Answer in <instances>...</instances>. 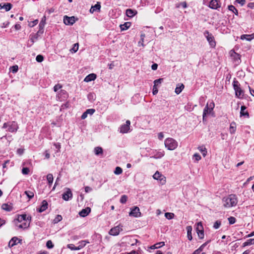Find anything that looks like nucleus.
<instances>
[{"label": "nucleus", "instance_id": "nucleus-1", "mask_svg": "<svg viewBox=\"0 0 254 254\" xmlns=\"http://www.w3.org/2000/svg\"><path fill=\"white\" fill-rule=\"evenodd\" d=\"M31 216H27L26 214L18 215L14 220V223L18 228L25 229L28 228L30 224Z\"/></svg>", "mask_w": 254, "mask_h": 254}, {"label": "nucleus", "instance_id": "nucleus-2", "mask_svg": "<svg viewBox=\"0 0 254 254\" xmlns=\"http://www.w3.org/2000/svg\"><path fill=\"white\" fill-rule=\"evenodd\" d=\"M238 203V199L234 194H230L222 199L223 206L225 208H229L235 206Z\"/></svg>", "mask_w": 254, "mask_h": 254}, {"label": "nucleus", "instance_id": "nucleus-3", "mask_svg": "<svg viewBox=\"0 0 254 254\" xmlns=\"http://www.w3.org/2000/svg\"><path fill=\"white\" fill-rule=\"evenodd\" d=\"M165 147L169 150H173L178 146V142L172 138H167L164 141Z\"/></svg>", "mask_w": 254, "mask_h": 254}, {"label": "nucleus", "instance_id": "nucleus-4", "mask_svg": "<svg viewBox=\"0 0 254 254\" xmlns=\"http://www.w3.org/2000/svg\"><path fill=\"white\" fill-rule=\"evenodd\" d=\"M233 87L235 90V95L239 98H243L244 93L240 87V84L237 80H234L233 82Z\"/></svg>", "mask_w": 254, "mask_h": 254}, {"label": "nucleus", "instance_id": "nucleus-5", "mask_svg": "<svg viewBox=\"0 0 254 254\" xmlns=\"http://www.w3.org/2000/svg\"><path fill=\"white\" fill-rule=\"evenodd\" d=\"M8 127V131L13 132H15L18 128L17 124L15 122H9L5 123L3 125L2 128Z\"/></svg>", "mask_w": 254, "mask_h": 254}, {"label": "nucleus", "instance_id": "nucleus-6", "mask_svg": "<svg viewBox=\"0 0 254 254\" xmlns=\"http://www.w3.org/2000/svg\"><path fill=\"white\" fill-rule=\"evenodd\" d=\"M214 107V103H211L210 104L209 107H208V104L206 105L203 113V121H204L205 117L210 113V112L213 110V108Z\"/></svg>", "mask_w": 254, "mask_h": 254}, {"label": "nucleus", "instance_id": "nucleus-7", "mask_svg": "<svg viewBox=\"0 0 254 254\" xmlns=\"http://www.w3.org/2000/svg\"><path fill=\"white\" fill-rule=\"evenodd\" d=\"M129 215L134 217H138L141 216V213L138 207L134 206L131 209L130 212L129 213Z\"/></svg>", "mask_w": 254, "mask_h": 254}, {"label": "nucleus", "instance_id": "nucleus-8", "mask_svg": "<svg viewBox=\"0 0 254 254\" xmlns=\"http://www.w3.org/2000/svg\"><path fill=\"white\" fill-rule=\"evenodd\" d=\"M122 226L118 225L112 228L109 231V234L112 236H117L123 230Z\"/></svg>", "mask_w": 254, "mask_h": 254}, {"label": "nucleus", "instance_id": "nucleus-9", "mask_svg": "<svg viewBox=\"0 0 254 254\" xmlns=\"http://www.w3.org/2000/svg\"><path fill=\"white\" fill-rule=\"evenodd\" d=\"M205 34H207L206 37L210 45L212 47H214L216 45V43L214 41V37L208 31H206Z\"/></svg>", "mask_w": 254, "mask_h": 254}, {"label": "nucleus", "instance_id": "nucleus-10", "mask_svg": "<svg viewBox=\"0 0 254 254\" xmlns=\"http://www.w3.org/2000/svg\"><path fill=\"white\" fill-rule=\"evenodd\" d=\"M153 177L155 180H160L162 184L166 183L165 177L162 175L158 171L156 172V173L153 175Z\"/></svg>", "mask_w": 254, "mask_h": 254}, {"label": "nucleus", "instance_id": "nucleus-11", "mask_svg": "<svg viewBox=\"0 0 254 254\" xmlns=\"http://www.w3.org/2000/svg\"><path fill=\"white\" fill-rule=\"evenodd\" d=\"M75 22L74 16L68 17L66 15L64 17V22L65 25H72Z\"/></svg>", "mask_w": 254, "mask_h": 254}, {"label": "nucleus", "instance_id": "nucleus-12", "mask_svg": "<svg viewBox=\"0 0 254 254\" xmlns=\"http://www.w3.org/2000/svg\"><path fill=\"white\" fill-rule=\"evenodd\" d=\"M209 6L212 9H216L220 7L221 3L218 0H211L209 3Z\"/></svg>", "mask_w": 254, "mask_h": 254}, {"label": "nucleus", "instance_id": "nucleus-13", "mask_svg": "<svg viewBox=\"0 0 254 254\" xmlns=\"http://www.w3.org/2000/svg\"><path fill=\"white\" fill-rule=\"evenodd\" d=\"M130 121L127 120L126 122V124L122 125L120 128V132L121 133H126L129 129Z\"/></svg>", "mask_w": 254, "mask_h": 254}, {"label": "nucleus", "instance_id": "nucleus-14", "mask_svg": "<svg viewBox=\"0 0 254 254\" xmlns=\"http://www.w3.org/2000/svg\"><path fill=\"white\" fill-rule=\"evenodd\" d=\"M72 196V193L71 190L69 189H67L66 192L63 194L62 197L64 200L67 201L69 198H71Z\"/></svg>", "mask_w": 254, "mask_h": 254}, {"label": "nucleus", "instance_id": "nucleus-15", "mask_svg": "<svg viewBox=\"0 0 254 254\" xmlns=\"http://www.w3.org/2000/svg\"><path fill=\"white\" fill-rule=\"evenodd\" d=\"M91 209L90 207H86L85 209H83L81 211L79 212V215L81 217H85L88 215L90 212Z\"/></svg>", "mask_w": 254, "mask_h": 254}, {"label": "nucleus", "instance_id": "nucleus-16", "mask_svg": "<svg viewBox=\"0 0 254 254\" xmlns=\"http://www.w3.org/2000/svg\"><path fill=\"white\" fill-rule=\"evenodd\" d=\"M20 241L21 240L18 239L17 237H13L9 242L8 246L9 247H12L18 243H20Z\"/></svg>", "mask_w": 254, "mask_h": 254}, {"label": "nucleus", "instance_id": "nucleus-17", "mask_svg": "<svg viewBox=\"0 0 254 254\" xmlns=\"http://www.w3.org/2000/svg\"><path fill=\"white\" fill-rule=\"evenodd\" d=\"M96 74L94 73H91L85 77L84 81L86 82L94 80L96 78Z\"/></svg>", "mask_w": 254, "mask_h": 254}, {"label": "nucleus", "instance_id": "nucleus-18", "mask_svg": "<svg viewBox=\"0 0 254 254\" xmlns=\"http://www.w3.org/2000/svg\"><path fill=\"white\" fill-rule=\"evenodd\" d=\"M241 39L242 40L245 39L247 41H250L252 39H254V33L250 34V35H247V34L242 35L241 36Z\"/></svg>", "mask_w": 254, "mask_h": 254}, {"label": "nucleus", "instance_id": "nucleus-19", "mask_svg": "<svg viewBox=\"0 0 254 254\" xmlns=\"http://www.w3.org/2000/svg\"><path fill=\"white\" fill-rule=\"evenodd\" d=\"M246 107L245 106H242L241 107L240 115L241 116H245L247 118L249 117V114L248 111H245Z\"/></svg>", "mask_w": 254, "mask_h": 254}, {"label": "nucleus", "instance_id": "nucleus-20", "mask_svg": "<svg viewBox=\"0 0 254 254\" xmlns=\"http://www.w3.org/2000/svg\"><path fill=\"white\" fill-rule=\"evenodd\" d=\"M48 206V203L46 200H43L42 201V206L39 208H37V210L39 212H42L44 211H45L47 208Z\"/></svg>", "mask_w": 254, "mask_h": 254}, {"label": "nucleus", "instance_id": "nucleus-21", "mask_svg": "<svg viewBox=\"0 0 254 254\" xmlns=\"http://www.w3.org/2000/svg\"><path fill=\"white\" fill-rule=\"evenodd\" d=\"M230 55L235 61H238L240 60V56L239 54L235 52L234 51L231 50L230 51Z\"/></svg>", "mask_w": 254, "mask_h": 254}, {"label": "nucleus", "instance_id": "nucleus-22", "mask_svg": "<svg viewBox=\"0 0 254 254\" xmlns=\"http://www.w3.org/2000/svg\"><path fill=\"white\" fill-rule=\"evenodd\" d=\"M0 7L1 8H3L5 11H8L11 8L12 4L10 3H4L3 4L0 3Z\"/></svg>", "mask_w": 254, "mask_h": 254}, {"label": "nucleus", "instance_id": "nucleus-23", "mask_svg": "<svg viewBox=\"0 0 254 254\" xmlns=\"http://www.w3.org/2000/svg\"><path fill=\"white\" fill-rule=\"evenodd\" d=\"M186 229L187 231V237L188 239L190 241H191L192 239L191 231H192V227L190 226H188L186 227Z\"/></svg>", "mask_w": 254, "mask_h": 254}, {"label": "nucleus", "instance_id": "nucleus-24", "mask_svg": "<svg viewBox=\"0 0 254 254\" xmlns=\"http://www.w3.org/2000/svg\"><path fill=\"white\" fill-rule=\"evenodd\" d=\"M183 84H178L175 89V93L177 94H179L184 88Z\"/></svg>", "mask_w": 254, "mask_h": 254}, {"label": "nucleus", "instance_id": "nucleus-25", "mask_svg": "<svg viewBox=\"0 0 254 254\" xmlns=\"http://www.w3.org/2000/svg\"><path fill=\"white\" fill-rule=\"evenodd\" d=\"M236 129V124L235 122H232L230 126L229 130L231 134L235 132Z\"/></svg>", "mask_w": 254, "mask_h": 254}, {"label": "nucleus", "instance_id": "nucleus-26", "mask_svg": "<svg viewBox=\"0 0 254 254\" xmlns=\"http://www.w3.org/2000/svg\"><path fill=\"white\" fill-rule=\"evenodd\" d=\"M136 11L131 9H127L126 10V14L128 17H131L136 14Z\"/></svg>", "mask_w": 254, "mask_h": 254}, {"label": "nucleus", "instance_id": "nucleus-27", "mask_svg": "<svg viewBox=\"0 0 254 254\" xmlns=\"http://www.w3.org/2000/svg\"><path fill=\"white\" fill-rule=\"evenodd\" d=\"M1 208L6 211H10L12 210V207L7 203H3L1 205Z\"/></svg>", "mask_w": 254, "mask_h": 254}, {"label": "nucleus", "instance_id": "nucleus-28", "mask_svg": "<svg viewBox=\"0 0 254 254\" xmlns=\"http://www.w3.org/2000/svg\"><path fill=\"white\" fill-rule=\"evenodd\" d=\"M131 25L130 22H125L124 24L120 25V28L122 31L126 30Z\"/></svg>", "mask_w": 254, "mask_h": 254}, {"label": "nucleus", "instance_id": "nucleus-29", "mask_svg": "<svg viewBox=\"0 0 254 254\" xmlns=\"http://www.w3.org/2000/svg\"><path fill=\"white\" fill-rule=\"evenodd\" d=\"M94 152L96 155L103 154V149L101 147H96L94 148Z\"/></svg>", "mask_w": 254, "mask_h": 254}, {"label": "nucleus", "instance_id": "nucleus-30", "mask_svg": "<svg viewBox=\"0 0 254 254\" xmlns=\"http://www.w3.org/2000/svg\"><path fill=\"white\" fill-rule=\"evenodd\" d=\"M252 244H254V239H250L248 240L247 241L243 243V246L246 247Z\"/></svg>", "mask_w": 254, "mask_h": 254}, {"label": "nucleus", "instance_id": "nucleus-31", "mask_svg": "<svg viewBox=\"0 0 254 254\" xmlns=\"http://www.w3.org/2000/svg\"><path fill=\"white\" fill-rule=\"evenodd\" d=\"M47 179L49 185H51L53 182V176L51 174H49L47 176Z\"/></svg>", "mask_w": 254, "mask_h": 254}, {"label": "nucleus", "instance_id": "nucleus-32", "mask_svg": "<svg viewBox=\"0 0 254 254\" xmlns=\"http://www.w3.org/2000/svg\"><path fill=\"white\" fill-rule=\"evenodd\" d=\"M164 154H165V153H164V151L158 152H157V153L152 157L156 158V159L160 158L162 157L163 156H164Z\"/></svg>", "mask_w": 254, "mask_h": 254}, {"label": "nucleus", "instance_id": "nucleus-33", "mask_svg": "<svg viewBox=\"0 0 254 254\" xmlns=\"http://www.w3.org/2000/svg\"><path fill=\"white\" fill-rule=\"evenodd\" d=\"M9 70L12 73H16L18 70V66L17 65H13L9 68Z\"/></svg>", "mask_w": 254, "mask_h": 254}, {"label": "nucleus", "instance_id": "nucleus-34", "mask_svg": "<svg viewBox=\"0 0 254 254\" xmlns=\"http://www.w3.org/2000/svg\"><path fill=\"white\" fill-rule=\"evenodd\" d=\"M174 214L173 213L166 212L165 214L166 218L169 220L172 219L174 217Z\"/></svg>", "mask_w": 254, "mask_h": 254}, {"label": "nucleus", "instance_id": "nucleus-35", "mask_svg": "<svg viewBox=\"0 0 254 254\" xmlns=\"http://www.w3.org/2000/svg\"><path fill=\"white\" fill-rule=\"evenodd\" d=\"M164 245H165L164 242H160V243H157L155 245H154V246H152L151 248L152 249V248L158 249V248H159L164 246Z\"/></svg>", "mask_w": 254, "mask_h": 254}, {"label": "nucleus", "instance_id": "nucleus-36", "mask_svg": "<svg viewBox=\"0 0 254 254\" xmlns=\"http://www.w3.org/2000/svg\"><path fill=\"white\" fill-rule=\"evenodd\" d=\"M196 232H201V231H203V228L201 222H198L197 224V227H196Z\"/></svg>", "mask_w": 254, "mask_h": 254}, {"label": "nucleus", "instance_id": "nucleus-37", "mask_svg": "<svg viewBox=\"0 0 254 254\" xmlns=\"http://www.w3.org/2000/svg\"><path fill=\"white\" fill-rule=\"evenodd\" d=\"M45 23H46V16H44L40 23V24H39L40 29L43 28V27L45 24Z\"/></svg>", "mask_w": 254, "mask_h": 254}, {"label": "nucleus", "instance_id": "nucleus-38", "mask_svg": "<svg viewBox=\"0 0 254 254\" xmlns=\"http://www.w3.org/2000/svg\"><path fill=\"white\" fill-rule=\"evenodd\" d=\"M123 172L122 169L120 167H117L114 171V173L116 175H120Z\"/></svg>", "mask_w": 254, "mask_h": 254}, {"label": "nucleus", "instance_id": "nucleus-39", "mask_svg": "<svg viewBox=\"0 0 254 254\" xmlns=\"http://www.w3.org/2000/svg\"><path fill=\"white\" fill-rule=\"evenodd\" d=\"M199 150L202 153V155L204 157H205L206 155L207 154V151L206 150V148L203 147H198Z\"/></svg>", "mask_w": 254, "mask_h": 254}, {"label": "nucleus", "instance_id": "nucleus-40", "mask_svg": "<svg viewBox=\"0 0 254 254\" xmlns=\"http://www.w3.org/2000/svg\"><path fill=\"white\" fill-rule=\"evenodd\" d=\"M78 49V43H75V44H74L73 47H72V48L70 50V51L72 53H75L76 52H77Z\"/></svg>", "mask_w": 254, "mask_h": 254}, {"label": "nucleus", "instance_id": "nucleus-41", "mask_svg": "<svg viewBox=\"0 0 254 254\" xmlns=\"http://www.w3.org/2000/svg\"><path fill=\"white\" fill-rule=\"evenodd\" d=\"M228 9L232 11L236 14H238V10H237V9L235 8V7L234 6H233L232 5H229L228 6Z\"/></svg>", "mask_w": 254, "mask_h": 254}, {"label": "nucleus", "instance_id": "nucleus-42", "mask_svg": "<svg viewBox=\"0 0 254 254\" xmlns=\"http://www.w3.org/2000/svg\"><path fill=\"white\" fill-rule=\"evenodd\" d=\"M127 199V196L126 195H123L121 196L120 199V202L122 203H125Z\"/></svg>", "mask_w": 254, "mask_h": 254}, {"label": "nucleus", "instance_id": "nucleus-43", "mask_svg": "<svg viewBox=\"0 0 254 254\" xmlns=\"http://www.w3.org/2000/svg\"><path fill=\"white\" fill-rule=\"evenodd\" d=\"M62 220V217L60 215H58L54 219V223H57Z\"/></svg>", "mask_w": 254, "mask_h": 254}, {"label": "nucleus", "instance_id": "nucleus-44", "mask_svg": "<svg viewBox=\"0 0 254 254\" xmlns=\"http://www.w3.org/2000/svg\"><path fill=\"white\" fill-rule=\"evenodd\" d=\"M230 224H233L236 222V218L234 217L231 216L228 219Z\"/></svg>", "mask_w": 254, "mask_h": 254}, {"label": "nucleus", "instance_id": "nucleus-45", "mask_svg": "<svg viewBox=\"0 0 254 254\" xmlns=\"http://www.w3.org/2000/svg\"><path fill=\"white\" fill-rule=\"evenodd\" d=\"M221 224V221H218H218H216L214 223V225H213V228H214V229H218V228H219V227L220 226Z\"/></svg>", "mask_w": 254, "mask_h": 254}, {"label": "nucleus", "instance_id": "nucleus-46", "mask_svg": "<svg viewBox=\"0 0 254 254\" xmlns=\"http://www.w3.org/2000/svg\"><path fill=\"white\" fill-rule=\"evenodd\" d=\"M145 37V34H143L141 35V40L138 42V45L144 46L143 42H144V38Z\"/></svg>", "mask_w": 254, "mask_h": 254}, {"label": "nucleus", "instance_id": "nucleus-47", "mask_svg": "<svg viewBox=\"0 0 254 254\" xmlns=\"http://www.w3.org/2000/svg\"><path fill=\"white\" fill-rule=\"evenodd\" d=\"M44 60V57L42 55H39L36 58V60L39 63L42 62Z\"/></svg>", "mask_w": 254, "mask_h": 254}, {"label": "nucleus", "instance_id": "nucleus-48", "mask_svg": "<svg viewBox=\"0 0 254 254\" xmlns=\"http://www.w3.org/2000/svg\"><path fill=\"white\" fill-rule=\"evenodd\" d=\"M46 246L49 249H52L54 247L53 243L51 240H49L47 241V242L46 243Z\"/></svg>", "mask_w": 254, "mask_h": 254}, {"label": "nucleus", "instance_id": "nucleus-49", "mask_svg": "<svg viewBox=\"0 0 254 254\" xmlns=\"http://www.w3.org/2000/svg\"><path fill=\"white\" fill-rule=\"evenodd\" d=\"M30 172V170L28 168H23L22 170V173L24 175H27Z\"/></svg>", "mask_w": 254, "mask_h": 254}, {"label": "nucleus", "instance_id": "nucleus-50", "mask_svg": "<svg viewBox=\"0 0 254 254\" xmlns=\"http://www.w3.org/2000/svg\"><path fill=\"white\" fill-rule=\"evenodd\" d=\"M100 8H101V5H100V2H98L97 3V4H96L95 5L92 6V8L95 9V10H99L100 9Z\"/></svg>", "mask_w": 254, "mask_h": 254}, {"label": "nucleus", "instance_id": "nucleus-51", "mask_svg": "<svg viewBox=\"0 0 254 254\" xmlns=\"http://www.w3.org/2000/svg\"><path fill=\"white\" fill-rule=\"evenodd\" d=\"M162 81H163L162 78H159L158 79H156V80H154V84L155 85L157 86L159 84L161 83Z\"/></svg>", "mask_w": 254, "mask_h": 254}, {"label": "nucleus", "instance_id": "nucleus-52", "mask_svg": "<svg viewBox=\"0 0 254 254\" xmlns=\"http://www.w3.org/2000/svg\"><path fill=\"white\" fill-rule=\"evenodd\" d=\"M95 110L93 109H90L87 110L85 112L87 114L92 115L95 112Z\"/></svg>", "mask_w": 254, "mask_h": 254}, {"label": "nucleus", "instance_id": "nucleus-53", "mask_svg": "<svg viewBox=\"0 0 254 254\" xmlns=\"http://www.w3.org/2000/svg\"><path fill=\"white\" fill-rule=\"evenodd\" d=\"M193 157L197 161L201 159V156L198 153H195Z\"/></svg>", "mask_w": 254, "mask_h": 254}, {"label": "nucleus", "instance_id": "nucleus-54", "mask_svg": "<svg viewBox=\"0 0 254 254\" xmlns=\"http://www.w3.org/2000/svg\"><path fill=\"white\" fill-rule=\"evenodd\" d=\"M197 235L200 239H202L204 238L203 231H201V232H197Z\"/></svg>", "mask_w": 254, "mask_h": 254}, {"label": "nucleus", "instance_id": "nucleus-55", "mask_svg": "<svg viewBox=\"0 0 254 254\" xmlns=\"http://www.w3.org/2000/svg\"><path fill=\"white\" fill-rule=\"evenodd\" d=\"M62 88V86L60 84L56 85L54 87V90L55 92H57L58 90Z\"/></svg>", "mask_w": 254, "mask_h": 254}, {"label": "nucleus", "instance_id": "nucleus-56", "mask_svg": "<svg viewBox=\"0 0 254 254\" xmlns=\"http://www.w3.org/2000/svg\"><path fill=\"white\" fill-rule=\"evenodd\" d=\"M158 89L157 88H156V86L154 85L153 86V95H155L157 93H158Z\"/></svg>", "mask_w": 254, "mask_h": 254}, {"label": "nucleus", "instance_id": "nucleus-57", "mask_svg": "<svg viewBox=\"0 0 254 254\" xmlns=\"http://www.w3.org/2000/svg\"><path fill=\"white\" fill-rule=\"evenodd\" d=\"M24 152V149L22 148H19L17 150V153L19 155H22Z\"/></svg>", "mask_w": 254, "mask_h": 254}, {"label": "nucleus", "instance_id": "nucleus-58", "mask_svg": "<svg viewBox=\"0 0 254 254\" xmlns=\"http://www.w3.org/2000/svg\"><path fill=\"white\" fill-rule=\"evenodd\" d=\"M236 1L240 3L241 5H244L246 2L245 0H236Z\"/></svg>", "mask_w": 254, "mask_h": 254}, {"label": "nucleus", "instance_id": "nucleus-59", "mask_svg": "<svg viewBox=\"0 0 254 254\" xmlns=\"http://www.w3.org/2000/svg\"><path fill=\"white\" fill-rule=\"evenodd\" d=\"M55 11V9L54 8H51L49 9H48L46 12H48L49 14L54 12Z\"/></svg>", "mask_w": 254, "mask_h": 254}, {"label": "nucleus", "instance_id": "nucleus-60", "mask_svg": "<svg viewBox=\"0 0 254 254\" xmlns=\"http://www.w3.org/2000/svg\"><path fill=\"white\" fill-rule=\"evenodd\" d=\"M24 193L26 194L29 198H32V195H30L31 192L30 191H25Z\"/></svg>", "mask_w": 254, "mask_h": 254}, {"label": "nucleus", "instance_id": "nucleus-61", "mask_svg": "<svg viewBox=\"0 0 254 254\" xmlns=\"http://www.w3.org/2000/svg\"><path fill=\"white\" fill-rule=\"evenodd\" d=\"M14 28L16 30H19L21 29V25L19 24H16L14 25Z\"/></svg>", "mask_w": 254, "mask_h": 254}, {"label": "nucleus", "instance_id": "nucleus-62", "mask_svg": "<svg viewBox=\"0 0 254 254\" xmlns=\"http://www.w3.org/2000/svg\"><path fill=\"white\" fill-rule=\"evenodd\" d=\"M158 67V64H154L151 66V68L152 70H156Z\"/></svg>", "mask_w": 254, "mask_h": 254}, {"label": "nucleus", "instance_id": "nucleus-63", "mask_svg": "<svg viewBox=\"0 0 254 254\" xmlns=\"http://www.w3.org/2000/svg\"><path fill=\"white\" fill-rule=\"evenodd\" d=\"M91 190H92V189H91L90 187H88V186H87V187H86L85 188V191L86 192H89L90 191H91Z\"/></svg>", "mask_w": 254, "mask_h": 254}, {"label": "nucleus", "instance_id": "nucleus-64", "mask_svg": "<svg viewBox=\"0 0 254 254\" xmlns=\"http://www.w3.org/2000/svg\"><path fill=\"white\" fill-rule=\"evenodd\" d=\"M248 7L251 8H253L254 7V2H250L248 3Z\"/></svg>", "mask_w": 254, "mask_h": 254}]
</instances>
